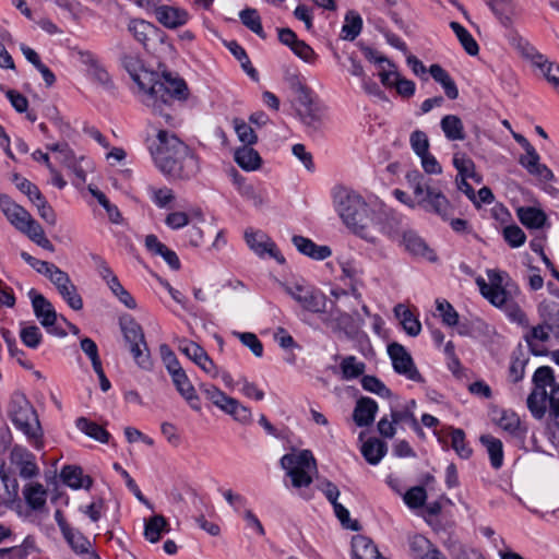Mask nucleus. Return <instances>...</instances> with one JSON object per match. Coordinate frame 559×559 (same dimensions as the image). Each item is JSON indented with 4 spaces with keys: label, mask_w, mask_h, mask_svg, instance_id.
Returning a JSON list of instances; mask_svg holds the SVG:
<instances>
[{
    "label": "nucleus",
    "mask_w": 559,
    "mask_h": 559,
    "mask_svg": "<svg viewBox=\"0 0 559 559\" xmlns=\"http://www.w3.org/2000/svg\"><path fill=\"white\" fill-rule=\"evenodd\" d=\"M429 73L442 86L449 99L454 100L459 97V90L454 80L440 64H431Z\"/></svg>",
    "instance_id": "nucleus-30"
},
{
    "label": "nucleus",
    "mask_w": 559,
    "mask_h": 559,
    "mask_svg": "<svg viewBox=\"0 0 559 559\" xmlns=\"http://www.w3.org/2000/svg\"><path fill=\"white\" fill-rule=\"evenodd\" d=\"M451 444L460 457L468 459L472 455V449L465 442V433L462 429L455 428L452 430Z\"/></svg>",
    "instance_id": "nucleus-50"
},
{
    "label": "nucleus",
    "mask_w": 559,
    "mask_h": 559,
    "mask_svg": "<svg viewBox=\"0 0 559 559\" xmlns=\"http://www.w3.org/2000/svg\"><path fill=\"white\" fill-rule=\"evenodd\" d=\"M245 240L248 247L259 257L267 254L278 263H284L285 259L280 253L275 242L262 230L249 228L245 231Z\"/></svg>",
    "instance_id": "nucleus-14"
},
{
    "label": "nucleus",
    "mask_w": 559,
    "mask_h": 559,
    "mask_svg": "<svg viewBox=\"0 0 559 559\" xmlns=\"http://www.w3.org/2000/svg\"><path fill=\"white\" fill-rule=\"evenodd\" d=\"M487 275L489 283L481 277L476 280V284L483 297L492 306L503 310L512 321L521 323L525 319V313L513 300L512 293L509 289V283L503 285V278L507 276L506 273L488 271Z\"/></svg>",
    "instance_id": "nucleus-5"
},
{
    "label": "nucleus",
    "mask_w": 559,
    "mask_h": 559,
    "mask_svg": "<svg viewBox=\"0 0 559 559\" xmlns=\"http://www.w3.org/2000/svg\"><path fill=\"white\" fill-rule=\"evenodd\" d=\"M378 412V404L370 397H361L357 401L353 418L357 426L366 427L373 423Z\"/></svg>",
    "instance_id": "nucleus-24"
},
{
    "label": "nucleus",
    "mask_w": 559,
    "mask_h": 559,
    "mask_svg": "<svg viewBox=\"0 0 559 559\" xmlns=\"http://www.w3.org/2000/svg\"><path fill=\"white\" fill-rule=\"evenodd\" d=\"M241 23L251 32L257 34L260 38H265L266 35L262 27L261 17L255 9L247 8L239 13Z\"/></svg>",
    "instance_id": "nucleus-43"
},
{
    "label": "nucleus",
    "mask_w": 559,
    "mask_h": 559,
    "mask_svg": "<svg viewBox=\"0 0 559 559\" xmlns=\"http://www.w3.org/2000/svg\"><path fill=\"white\" fill-rule=\"evenodd\" d=\"M281 467L290 478L292 486L304 488L312 483V473L317 472V461L310 450L293 451L282 456Z\"/></svg>",
    "instance_id": "nucleus-8"
},
{
    "label": "nucleus",
    "mask_w": 559,
    "mask_h": 559,
    "mask_svg": "<svg viewBox=\"0 0 559 559\" xmlns=\"http://www.w3.org/2000/svg\"><path fill=\"white\" fill-rule=\"evenodd\" d=\"M388 355L392 361L393 370L416 383H424L425 379L416 367L409 352L400 343L393 342L388 345Z\"/></svg>",
    "instance_id": "nucleus-12"
},
{
    "label": "nucleus",
    "mask_w": 559,
    "mask_h": 559,
    "mask_svg": "<svg viewBox=\"0 0 559 559\" xmlns=\"http://www.w3.org/2000/svg\"><path fill=\"white\" fill-rule=\"evenodd\" d=\"M551 331L552 328L548 323H542L533 326L525 335L524 338L533 355L542 356L546 354L545 343L549 341Z\"/></svg>",
    "instance_id": "nucleus-21"
},
{
    "label": "nucleus",
    "mask_w": 559,
    "mask_h": 559,
    "mask_svg": "<svg viewBox=\"0 0 559 559\" xmlns=\"http://www.w3.org/2000/svg\"><path fill=\"white\" fill-rule=\"evenodd\" d=\"M60 477L66 485L73 489H88L92 485V479L88 476H83L82 469L78 466H64L61 469Z\"/></svg>",
    "instance_id": "nucleus-32"
},
{
    "label": "nucleus",
    "mask_w": 559,
    "mask_h": 559,
    "mask_svg": "<svg viewBox=\"0 0 559 559\" xmlns=\"http://www.w3.org/2000/svg\"><path fill=\"white\" fill-rule=\"evenodd\" d=\"M12 461L19 465L21 477L27 479L38 474L35 456L24 448L15 447L12 450Z\"/></svg>",
    "instance_id": "nucleus-25"
},
{
    "label": "nucleus",
    "mask_w": 559,
    "mask_h": 559,
    "mask_svg": "<svg viewBox=\"0 0 559 559\" xmlns=\"http://www.w3.org/2000/svg\"><path fill=\"white\" fill-rule=\"evenodd\" d=\"M233 126L239 141L245 145H253L258 141L254 130L245 120L235 118Z\"/></svg>",
    "instance_id": "nucleus-49"
},
{
    "label": "nucleus",
    "mask_w": 559,
    "mask_h": 559,
    "mask_svg": "<svg viewBox=\"0 0 559 559\" xmlns=\"http://www.w3.org/2000/svg\"><path fill=\"white\" fill-rule=\"evenodd\" d=\"M342 376L345 380H350L364 374L366 365L359 361L355 356L343 358L341 365Z\"/></svg>",
    "instance_id": "nucleus-46"
},
{
    "label": "nucleus",
    "mask_w": 559,
    "mask_h": 559,
    "mask_svg": "<svg viewBox=\"0 0 559 559\" xmlns=\"http://www.w3.org/2000/svg\"><path fill=\"white\" fill-rule=\"evenodd\" d=\"M120 63L129 73L132 81L143 93V103L150 107L155 115L164 119L166 124L175 126L171 104L175 99L186 100L189 91L186 82L171 73H156L145 69L140 55L135 51L126 50L120 53Z\"/></svg>",
    "instance_id": "nucleus-1"
},
{
    "label": "nucleus",
    "mask_w": 559,
    "mask_h": 559,
    "mask_svg": "<svg viewBox=\"0 0 559 559\" xmlns=\"http://www.w3.org/2000/svg\"><path fill=\"white\" fill-rule=\"evenodd\" d=\"M427 493L424 487L416 486L408 489L404 495V502L412 509L420 508L425 504Z\"/></svg>",
    "instance_id": "nucleus-59"
},
{
    "label": "nucleus",
    "mask_w": 559,
    "mask_h": 559,
    "mask_svg": "<svg viewBox=\"0 0 559 559\" xmlns=\"http://www.w3.org/2000/svg\"><path fill=\"white\" fill-rule=\"evenodd\" d=\"M526 57L532 60L533 64L543 72V75L546 78V80L559 93V66L554 62H549L533 47H527Z\"/></svg>",
    "instance_id": "nucleus-19"
},
{
    "label": "nucleus",
    "mask_w": 559,
    "mask_h": 559,
    "mask_svg": "<svg viewBox=\"0 0 559 559\" xmlns=\"http://www.w3.org/2000/svg\"><path fill=\"white\" fill-rule=\"evenodd\" d=\"M450 27L456 35L465 51L471 56H476L479 51V47L471 33L457 22H451Z\"/></svg>",
    "instance_id": "nucleus-42"
},
{
    "label": "nucleus",
    "mask_w": 559,
    "mask_h": 559,
    "mask_svg": "<svg viewBox=\"0 0 559 559\" xmlns=\"http://www.w3.org/2000/svg\"><path fill=\"white\" fill-rule=\"evenodd\" d=\"M335 209L344 224L359 237L376 240L373 215L365 200L357 192L338 188L334 192Z\"/></svg>",
    "instance_id": "nucleus-3"
},
{
    "label": "nucleus",
    "mask_w": 559,
    "mask_h": 559,
    "mask_svg": "<svg viewBox=\"0 0 559 559\" xmlns=\"http://www.w3.org/2000/svg\"><path fill=\"white\" fill-rule=\"evenodd\" d=\"M480 442L487 449L491 466L496 469L500 468L503 464V447L502 442L490 435H483Z\"/></svg>",
    "instance_id": "nucleus-38"
},
{
    "label": "nucleus",
    "mask_w": 559,
    "mask_h": 559,
    "mask_svg": "<svg viewBox=\"0 0 559 559\" xmlns=\"http://www.w3.org/2000/svg\"><path fill=\"white\" fill-rule=\"evenodd\" d=\"M148 192H150L152 201L158 207H166L169 203H171L175 200L174 191L167 187H164V188L150 187Z\"/></svg>",
    "instance_id": "nucleus-58"
},
{
    "label": "nucleus",
    "mask_w": 559,
    "mask_h": 559,
    "mask_svg": "<svg viewBox=\"0 0 559 559\" xmlns=\"http://www.w3.org/2000/svg\"><path fill=\"white\" fill-rule=\"evenodd\" d=\"M63 537L76 555L85 556V559H100L92 549L91 542L81 532L72 528Z\"/></svg>",
    "instance_id": "nucleus-26"
},
{
    "label": "nucleus",
    "mask_w": 559,
    "mask_h": 559,
    "mask_svg": "<svg viewBox=\"0 0 559 559\" xmlns=\"http://www.w3.org/2000/svg\"><path fill=\"white\" fill-rule=\"evenodd\" d=\"M58 293L73 310L78 311L83 308V300L78 294V289L73 283L62 287Z\"/></svg>",
    "instance_id": "nucleus-60"
},
{
    "label": "nucleus",
    "mask_w": 559,
    "mask_h": 559,
    "mask_svg": "<svg viewBox=\"0 0 559 559\" xmlns=\"http://www.w3.org/2000/svg\"><path fill=\"white\" fill-rule=\"evenodd\" d=\"M292 241L300 253L313 260L322 261L332 254L329 246H319L304 236H294Z\"/></svg>",
    "instance_id": "nucleus-23"
},
{
    "label": "nucleus",
    "mask_w": 559,
    "mask_h": 559,
    "mask_svg": "<svg viewBox=\"0 0 559 559\" xmlns=\"http://www.w3.org/2000/svg\"><path fill=\"white\" fill-rule=\"evenodd\" d=\"M88 76L98 85L106 90H110L114 87V82L108 73V71L105 69V67L100 63H98L96 67L91 69L87 72Z\"/></svg>",
    "instance_id": "nucleus-62"
},
{
    "label": "nucleus",
    "mask_w": 559,
    "mask_h": 559,
    "mask_svg": "<svg viewBox=\"0 0 559 559\" xmlns=\"http://www.w3.org/2000/svg\"><path fill=\"white\" fill-rule=\"evenodd\" d=\"M75 426L80 431L96 441L102 443H107L109 441V432L95 421H91L85 417H79L75 421Z\"/></svg>",
    "instance_id": "nucleus-37"
},
{
    "label": "nucleus",
    "mask_w": 559,
    "mask_h": 559,
    "mask_svg": "<svg viewBox=\"0 0 559 559\" xmlns=\"http://www.w3.org/2000/svg\"><path fill=\"white\" fill-rule=\"evenodd\" d=\"M8 413L14 426L25 435L28 442L35 449L40 450L44 445L43 429L37 414L26 396L21 393L13 394Z\"/></svg>",
    "instance_id": "nucleus-6"
},
{
    "label": "nucleus",
    "mask_w": 559,
    "mask_h": 559,
    "mask_svg": "<svg viewBox=\"0 0 559 559\" xmlns=\"http://www.w3.org/2000/svg\"><path fill=\"white\" fill-rule=\"evenodd\" d=\"M111 293L122 302L128 309H134L136 307V302L131 294L121 285L119 280L111 281V284L108 286Z\"/></svg>",
    "instance_id": "nucleus-63"
},
{
    "label": "nucleus",
    "mask_w": 559,
    "mask_h": 559,
    "mask_svg": "<svg viewBox=\"0 0 559 559\" xmlns=\"http://www.w3.org/2000/svg\"><path fill=\"white\" fill-rule=\"evenodd\" d=\"M437 310L442 318V322L449 326H454L459 322V314L452 305L444 299H437Z\"/></svg>",
    "instance_id": "nucleus-54"
},
{
    "label": "nucleus",
    "mask_w": 559,
    "mask_h": 559,
    "mask_svg": "<svg viewBox=\"0 0 559 559\" xmlns=\"http://www.w3.org/2000/svg\"><path fill=\"white\" fill-rule=\"evenodd\" d=\"M498 426L512 436L521 435V421L519 416L509 411H502L500 417L497 419Z\"/></svg>",
    "instance_id": "nucleus-47"
},
{
    "label": "nucleus",
    "mask_w": 559,
    "mask_h": 559,
    "mask_svg": "<svg viewBox=\"0 0 559 559\" xmlns=\"http://www.w3.org/2000/svg\"><path fill=\"white\" fill-rule=\"evenodd\" d=\"M403 217L392 209L383 207L373 216L374 231L380 230L392 239L402 235Z\"/></svg>",
    "instance_id": "nucleus-15"
},
{
    "label": "nucleus",
    "mask_w": 559,
    "mask_h": 559,
    "mask_svg": "<svg viewBox=\"0 0 559 559\" xmlns=\"http://www.w3.org/2000/svg\"><path fill=\"white\" fill-rule=\"evenodd\" d=\"M47 148L51 152L57 153V159L68 168L73 164V162L76 160L73 151L69 147L67 143L50 144L47 145Z\"/></svg>",
    "instance_id": "nucleus-57"
},
{
    "label": "nucleus",
    "mask_w": 559,
    "mask_h": 559,
    "mask_svg": "<svg viewBox=\"0 0 559 559\" xmlns=\"http://www.w3.org/2000/svg\"><path fill=\"white\" fill-rule=\"evenodd\" d=\"M120 328L135 364L143 370H152L153 361L141 325L126 316L120 319Z\"/></svg>",
    "instance_id": "nucleus-9"
},
{
    "label": "nucleus",
    "mask_w": 559,
    "mask_h": 559,
    "mask_svg": "<svg viewBox=\"0 0 559 559\" xmlns=\"http://www.w3.org/2000/svg\"><path fill=\"white\" fill-rule=\"evenodd\" d=\"M534 389L527 397V407L536 419H542L547 409L559 429V382L548 366L537 368L533 374Z\"/></svg>",
    "instance_id": "nucleus-4"
},
{
    "label": "nucleus",
    "mask_w": 559,
    "mask_h": 559,
    "mask_svg": "<svg viewBox=\"0 0 559 559\" xmlns=\"http://www.w3.org/2000/svg\"><path fill=\"white\" fill-rule=\"evenodd\" d=\"M0 207L8 221L20 230L33 216L8 195H0Z\"/></svg>",
    "instance_id": "nucleus-20"
},
{
    "label": "nucleus",
    "mask_w": 559,
    "mask_h": 559,
    "mask_svg": "<svg viewBox=\"0 0 559 559\" xmlns=\"http://www.w3.org/2000/svg\"><path fill=\"white\" fill-rule=\"evenodd\" d=\"M150 152L156 167L173 179L189 180L199 171L194 153L171 132L158 130Z\"/></svg>",
    "instance_id": "nucleus-2"
},
{
    "label": "nucleus",
    "mask_w": 559,
    "mask_h": 559,
    "mask_svg": "<svg viewBox=\"0 0 559 559\" xmlns=\"http://www.w3.org/2000/svg\"><path fill=\"white\" fill-rule=\"evenodd\" d=\"M440 127L444 136L450 141H463L465 139L463 122L456 115H445L440 121Z\"/></svg>",
    "instance_id": "nucleus-33"
},
{
    "label": "nucleus",
    "mask_w": 559,
    "mask_h": 559,
    "mask_svg": "<svg viewBox=\"0 0 559 559\" xmlns=\"http://www.w3.org/2000/svg\"><path fill=\"white\" fill-rule=\"evenodd\" d=\"M486 2L504 27H511L521 13L518 0H486Z\"/></svg>",
    "instance_id": "nucleus-18"
},
{
    "label": "nucleus",
    "mask_w": 559,
    "mask_h": 559,
    "mask_svg": "<svg viewBox=\"0 0 559 559\" xmlns=\"http://www.w3.org/2000/svg\"><path fill=\"white\" fill-rule=\"evenodd\" d=\"M20 337L23 344L29 348H37L41 343L43 334L36 325L22 326Z\"/></svg>",
    "instance_id": "nucleus-51"
},
{
    "label": "nucleus",
    "mask_w": 559,
    "mask_h": 559,
    "mask_svg": "<svg viewBox=\"0 0 559 559\" xmlns=\"http://www.w3.org/2000/svg\"><path fill=\"white\" fill-rule=\"evenodd\" d=\"M362 19L355 11H348L345 15V22L342 27L344 38L347 40H354L361 32Z\"/></svg>",
    "instance_id": "nucleus-44"
},
{
    "label": "nucleus",
    "mask_w": 559,
    "mask_h": 559,
    "mask_svg": "<svg viewBox=\"0 0 559 559\" xmlns=\"http://www.w3.org/2000/svg\"><path fill=\"white\" fill-rule=\"evenodd\" d=\"M128 31L134 39L141 45L146 46L151 35L156 31L155 26L144 20H131L128 24Z\"/></svg>",
    "instance_id": "nucleus-39"
},
{
    "label": "nucleus",
    "mask_w": 559,
    "mask_h": 559,
    "mask_svg": "<svg viewBox=\"0 0 559 559\" xmlns=\"http://www.w3.org/2000/svg\"><path fill=\"white\" fill-rule=\"evenodd\" d=\"M235 162L237 165L246 171H254L260 168L262 158L258 151L251 147V145H243L235 151Z\"/></svg>",
    "instance_id": "nucleus-29"
},
{
    "label": "nucleus",
    "mask_w": 559,
    "mask_h": 559,
    "mask_svg": "<svg viewBox=\"0 0 559 559\" xmlns=\"http://www.w3.org/2000/svg\"><path fill=\"white\" fill-rule=\"evenodd\" d=\"M23 496L31 509L39 511L46 504L47 490L39 483H31L24 487Z\"/></svg>",
    "instance_id": "nucleus-31"
},
{
    "label": "nucleus",
    "mask_w": 559,
    "mask_h": 559,
    "mask_svg": "<svg viewBox=\"0 0 559 559\" xmlns=\"http://www.w3.org/2000/svg\"><path fill=\"white\" fill-rule=\"evenodd\" d=\"M353 559H382L373 542L362 535H357L352 542Z\"/></svg>",
    "instance_id": "nucleus-28"
},
{
    "label": "nucleus",
    "mask_w": 559,
    "mask_h": 559,
    "mask_svg": "<svg viewBox=\"0 0 559 559\" xmlns=\"http://www.w3.org/2000/svg\"><path fill=\"white\" fill-rule=\"evenodd\" d=\"M399 241L411 254L423 257L429 261L436 260V253L415 230L403 229Z\"/></svg>",
    "instance_id": "nucleus-17"
},
{
    "label": "nucleus",
    "mask_w": 559,
    "mask_h": 559,
    "mask_svg": "<svg viewBox=\"0 0 559 559\" xmlns=\"http://www.w3.org/2000/svg\"><path fill=\"white\" fill-rule=\"evenodd\" d=\"M453 165L459 173L456 177L464 179L472 178L475 179L476 182H480V177L475 173L474 162L465 154L455 153L453 156Z\"/></svg>",
    "instance_id": "nucleus-41"
},
{
    "label": "nucleus",
    "mask_w": 559,
    "mask_h": 559,
    "mask_svg": "<svg viewBox=\"0 0 559 559\" xmlns=\"http://www.w3.org/2000/svg\"><path fill=\"white\" fill-rule=\"evenodd\" d=\"M435 545L423 535H415L409 540V547L415 559H423Z\"/></svg>",
    "instance_id": "nucleus-55"
},
{
    "label": "nucleus",
    "mask_w": 559,
    "mask_h": 559,
    "mask_svg": "<svg viewBox=\"0 0 559 559\" xmlns=\"http://www.w3.org/2000/svg\"><path fill=\"white\" fill-rule=\"evenodd\" d=\"M328 328L334 332H348L353 328V317L338 309L331 310L323 319Z\"/></svg>",
    "instance_id": "nucleus-34"
},
{
    "label": "nucleus",
    "mask_w": 559,
    "mask_h": 559,
    "mask_svg": "<svg viewBox=\"0 0 559 559\" xmlns=\"http://www.w3.org/2000/svg\"><path fill=\"white\" fill-rule=\"evenodd\" d=\"M28 297L32 300L35 317L47 332L52 335L64 336L66 332L57 326V312L52 304L35 289L28 292Z\"/></svg>",
    "instance_id": "nucleus-13"
},
{
    "label": "nucleus",
    "mask_w": 559,
    "mask_h": 559,
    "mask_svg": "<svg viewBox=\"0 0 559 559\" xmlns=\"http://www.w3.org/2000/svg\"><path fill=\"white\" fill-rule=\"evenodd\" d=\"M200 390L217 408L230 415L238 423L248 425L252 421L250 408L238 400L226 395L217 386L202 383L200 384Z\"/></svg>",
    "instance_id": "nucleus-10"
},
{
    "label": "nucleus",
    "mask_w": 559,
    "mask_h": 559,
    "mask_svg": "<svg viewBox=\"0 0 559 559\" xmlns=\"http://www.w3.org/2000/svg\"><path fill=\"white\" fill-rule=\"evenodd\" d=\"M518 217L528 228H540L546 222L545 213L536 207H520Z\"/></svg>",
    "instance_id": "nucleus-40"
},
{
    "label": "nucleus",
    "mask_w": 559,
    "mask_h": 559,
    "mask_svg": "<svg viewBox=\"0 0 559 559\" xmlns=\"http://www.w3.org/2000/svg\"><path fill=\"white\" fill-rule=\"evenodd\" d=\"M173 383L180 396L197 412L201 411V402L197 391L182 367L169 372Z\"/></svg>",
    "instance_id": "nucleus-16"
},
{
    "label": "nucleus",
    "mask_w": 559,
    "mask_h": 559,
    "mask_svg": "<svg viewBox=\"0 0 559 559\" xmlns=\"http://www.w3.org/2000/svg\"><path fill=\"white\" fill-rule=\"evenodd\" d=\"M178 349L195 365L200 364L202 358L207 354L199 344L186 338L178 341Z\"/></svg>",
    "instance_id": "nucleus-48"
},
{
    "label": "nucleus",
    "mask_w": 559,
    "mask_h": 559,
    "mask_svg": "<svg viewBox=\"0 0 559 559\" xmlns=\"http://www.w3.org/2000/svg\"><path fill=\"white\" fill-rule=\"evenodd\" d=\"M503 238L512 248H519L525 243L526 236L518 225L503 228Z\"/></svg>",
    "instance_id": "nucleus-61"
},
{
    "label": "nucleus",
    "mask_w": 559,
    "mask_h": 559,
    "mask_svg": "<svg viewBox=\"0 0 559 559\" xmlns=\"http://www.w3.org/2000/svg\"><path fill=\"white\" fill-rule=\"evenodd\" d=\"M240 342L247 346L255 357H262L263 345L254 333L251 332H234Z\"/></svg>",
    "instance_id": "nucleus-56"
},
{
    "label": "nucleus",
    "mask_w": 559,
    "mask_h": 559,
    "mask_svg": "<svg viewBox=\"0 0 559 559\" xmlns=\"http://www.w3.org/2000/svg\"><path fill=\"white\" fill-rule=\"evenodd\" d=\"M394 313L401 320L404 331L409 336H417L420 333L421 324L407 307L399 304L394 308Z\"/></svg>",
    "instance_id": "nucleus-36"
},
{
    "label": "nucleus",
    "mask_w": 559,
    "mask_h": 559,
    "mask_svg": "<svg viewBox=\"0 0 559 559\" xmlns=\"http://www.w3.org/2000/svg\"><path fill=\"white\" fill-rule=\"evenodd\" d=\"M409 142L413 151L418 156L429 153V140L424 131L415 130L412 132Z\"/></svg>",
    "instance_id": "nucleus-64"
},
{
    "label": "nucleus",
    "mask_w": 559,
    "mask_h": 559,
    "mask_svg": "<svg viewBox=\"0 0 559 559\" xmlns=\"http://www.w3.org/2000/svg\"><path fill=\"white\" fill-rule=\"evenodd\" d=\"M239 193L255 207H261L269 201L266 191L258 190L247 182H239Z\"/></svg>",
    "instance_id": "nucleus-45"
},
{
    "label": "nucleus",
    "mask_w": 559,
    "mask_h": 559,
    "mask_svg": "<svg viewBox=\"0 0 559 559\" xmlns=\"http://www.w3.org/2000/svg\"><path fill=\"white\" fill-rule=\"evenodd\" d=\"M169 531V523L162 514H154L144 521L143 534L145 539L152 544L158 543L163 534L168 533Z\"/></svg>",
    "instance_id": "nucleus-27"
},
{
    "label": "nucleus",
    "mask_w": 559,
    "mask_h": 559,
    "mask_svg": "<svg viewBox=\"0 0 559 559\" xmlns=\"http://www.w3.org/2000/svg\"><path fill=\"white\" fill-rule=\"evenodd\" d=\"M282 288L305 310L320 313L326 306V297L320 290L300 282L281 283Z\"/></svg>",
    "instance_id": "nucleus-11"
},
{
    "label": "nucleus",
    "mask_w": 559,
    "mask_h": 559,
    "mask_svg": "<svg viewBox=\"0 0 559 559\" xmlns=\"http://www.w3.org/2000/svg\"><path fill=\"white\" fill-rule=\"evenodd\" d=\"M299 117L305 126L317 131L322 124V114L317 107L305 108L299 110Z\"/></svg>",
    "instance_id": "nucleus-53"
},
{
    "label": "nucleus",
    "mask_w": 559,
    "mask_h": 559,
    "mask_svg": "<svg viewBox=\"0 0 559 559\" xmlns=\"http://www.w3.org/2000/svg\"><path fill=\"white\" fill-rule=\"evenodd\" d=\"M361 385L364 390L379 396L388 397L391 395L390 389H388L386 385L374 376H364L361 379Z\"/></svg>",
    "instance_id": "nucleus-52"
},
{
    "label": "nucleus",
    "mask_w": 559,
    "mask_h": 559,
    "mask_svg": "<svg viewBox=\"0 0 559 559\" xmlns=\"http://www.w3.org/2000/svg\"><path fill=\"white\" fill-rule=\"evenodd\" d=\"M409 187L417 199V205L425 211L435 213L447 221L453 213V207L448 198L436 188L431 187L426 178L418 171L406 175Z\"/></svg>",
    "instance_id": "nucleus-7"
},
{
    "label": "nucleus",
    "mask_w": 559,
    "mask_h": 559,
    "mask_svg": "<svg viewBox=\"0 0 559 559\" xmlns=\"http://www.w3.org/2000/svg\"><path fill=\"white\" fill-rule=\"evenodd\" d=\"M386 450V444L377 438H370L361 445V454L371 465H377L385 455Z\"/></svg>",
    "instance_id": "nucleus-35"
},
{
    "label": "nucleus",
    "mask_w": 559,
    "mask_h": 559,
    "mask_svg": "<svg viewBox=\"0 0 559 559\" xmlns=\"http://www.w3.org/2000/svg\"><path fill=\"white\" fill-rule=\"evenodd\" d=\"M154 13L157 21L168 28H177L186 24L189 17L186 10L169 5H158Z\"/></svg>",
    "instance_id": "nucleus-22"
}]
</instances>
